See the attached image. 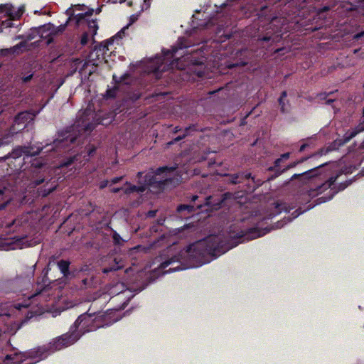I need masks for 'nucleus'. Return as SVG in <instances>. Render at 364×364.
<instances>
[{"label": "nucleus", "instance_id": "cd10ccee", "mask_svg": "<svg viewBox=\"0 0 364 364\" xmlns=\"http://www.w3.org/2000/svg\"><path fill=\"white\" fill-rule=\"evenodd\" d=\"M45 164H46V163H44L42 161H40L37 159H35L32 161V166H33L34 168H40L43 167Z\"/></svg>", "mask_w": 364, "mask_h": 364}, {"label": "nucleus", "instance_id": "2f4dec72", "mask_svg": "<svg viewBox=\"0 0 364 364\" xmlns=\"http://www.w3.org/2000/svg\"><path fill=\"white\" fill-rule=\"evenodd\" d=\"M289 157V153H285V154L282 155V158L281 159H277L276 161V164H278V163L280 162V161L282 159H287Z\"/></svg>", "mask_w": 364, "mask_h": 364}, {"label": "nucleus", "instance_id": "4c0bfd02", "mask_svg": "<svg viewBox=\"0 0 364 364\" xmlns=\"http://www.w3.org/2000/svg\"><path fill=\"white\" fill-rule=\"evenodd\" d=\"M8 143L4 139L0 138V148L6 145Z\"/></svg>", "mask_w": 364, "mask_h": 364}, {"label": "nucleus", "instance_id": "c756f323", "mask_svg": "<svg viewBox=\"0 0 364 364\" xmlns=\"http://www.w3.org/2000/svg\"><path fill=\"white\" fill-rule=\"evenodd\" d=\"M0 55L1 56H9V55H11L10 48H9L0 49Z\"/></svg>", "mask_w": 364, "mask_h": 364}, {"label": "nucleus", "instance_id": "9d476101", "mask_svg": "<svg viewBox=\"0 0 364 364\" xmlns=\"http://www.w3.org/2000/svg\"><path fill=\"white\" fill-rule=\"evenodd\" d=\"M53 25L48 23L47 25L41 26L39 27L31 28L26 35L24 41H26L27 43L28 41L34 39L37 36H40L41 38L46 37L47 36L45 33L50 31Z\"/></svg>", "mask_w": 364, "mask_h": 364}, {"label": "nucleus", "instance_id": "7ed1b4c3", "mask_svg": "<svg viewBox=\"0 0 364 364\" xmlns=\"http://www.w3.org/2000/svg\"><path fill=\"white\" fill-rule=\"evenodd\" d=\"M65 13L68 16L65 23L60 25L55 30L53 29L46 36L62 33L66 27L74 21L75 28L79 32H82L80 44L85 46L88 42L89 33L91 32V20L89 18L91 16V9H89L84 14H75L73 7H70L66 10Z\"/></svg>", "mask_w": 364, "mask_h": 364}, {"label": "nucleus", "instance_id": "72a5a7b5", "mask_svg": "<svg viewBox=\"0 0 364 364\" xmlns=\"http://www.w3.org/2000/svg\"><path fill=\"white\" fill-rule=\"evenodd\" d=\"M287 96V93L285 92H282V95L281 96V97L279 98V104L282 105V109L284 111V106L282 105V100H283V98L286 97Z\"/></svg>", "mask_w": 364, "mask_h": 364}, {"label": "nucleus", "instance_id": "a19ab883", "mask_svg": "<svg viewBox=\"0 0 364 364\" xmlns=\"http://www.w3.org/2000/svg\"><path fill=\"white\" fill-rule=\"evenodd\" d=\"M266 232H264V231H263L262 232H259V233H258V234L257 235V236H256V237H261V236L264 235Z\"/></svg>", "mask_w": 364, "mask_h": 364}, {"label": "nucleus", "instance_id": "c85d7f7f", "mask_svg": "<svg viewBox=\"0 0 364 364\" xmlns=\"http://www.w3.org/2000/svg\"><path fill=\"white\" fill-rule=\"evenodd\" d=\"M44 181H45L44 178L33 179L31 181V184L33 185V187H36V186H39V185L42 184L43 183H44Z\"/></svg>", "mask_w": 364, "mask_h": 364}, {"label": "nucleus", "instance_id": "8fccbe9b", "mask_svg": "<svg viewBox=\"0 0 364 364\" xmlns=\"http://www.w3.org/2000/svg\"><path fill=\"white\" fill-rule=\"evenodd\" d=\"M270 38H264L263 40L264 41H269Z\"/></svg>", "mask_w": 364, "mask_h": 364}, {"label": "nucleus", "instance_id": "f3484780", "mask_svg": "<svg viewBox=\"0 0 364 364\" xmlns=\"http://www.w3.org/2000/svg\"><path fill=\"white\" fill-rule=\"evenodd\" d=\"M21 23L16 24L12 21V18L9 17L6 20H0V33L3 32L4 29L9 28H15L17 31L20 29Z\"/></svg>", "mask_w": 364, "mask_h": 364}, {"label": "nucleus", "instance_id": "de8ad7c7", "mask_svg": "<svg viewBox=\"0 0 364 364\" xmlns=\"http://www.w3.org/2000/svg\"><path fill=\"white\" fill-rule=\"evenodd\" d=\"M148 215H149V216H154V213H153V212H149V213H148Z\"/></svg>", "mask_w": 364, "mask_h": 364}, {"label": "nucleus", "instance_id": "6e6552de", "mask_svg": "<svg viewBox=\"0 0 364 364\" xmlns=\"http://www.w3.org/2000/svg\"><path fill=\"white\" fill-rule=\"evenodd\" d=\"M31 114L28 112L18 113L14 119L12 125L9 128V134L14 135L25 129L32 120Z\"/></svg>", "mask_w": 364, "mask_h": 364}, {"label": "nucleus", "instance_id": "1a4fd4ad", "mask_svg": "<svg viewBox=\"0 0 364 364\" xmlns=\"http://www.w3.org/2000/svg\"><path fill=\"white\" fill-rule=\"evenodd\" d=\"M216 237H209L206 240L199 241L195 244H193L188 247V252H192L196 250H198L200 255H204L205 253H210L212 251L216 250L215 246Z\"/></svg>", "mask_w": 364, "mask_h": 364}, {"label": "nucleus", "instance_id": "473e14b6", "mask_svg": "<svg viewBox=\"0 0 364 364\" xmlns=\"http://www.w3.org/2000/svg\"><path fill=\"white\" fill-rule=\"evenodd\" d=\"M92 36L96 34L97 30L98 29V26L92 21Z\"/></svg>", "mask_w": 364, "mask_h": 364}, {"label": "nucleus", "instance_id": "0eeeda50", "mask_svg": "<svg viewBox=\"0 0 364 364\" xmlns=\"http://www.w3.org/2000/svg\"><path fill=\"white\" fill-rule=\"evenodd\" d=\"M73 277L77 279V287L79 290L87 289L91 284V268L90 264L81 266Z\"/></svg>", "mask_w": 364, "mask_h": 364}, {"label": "nucleus", "instance_id": "3c124183", "mask_svg": "<svg viewBox=\"0 0 364 364\" xmlns=\"http://www.w3.org/2000/svg\"><path fill=\"white\" fill-rule=\"evenodd\" d=\"M197 198L198 197L196 196H195L193 197V200H196Z\"/></svg>", "mask_w": 364, "mask_h": 364}, {"label": "nucleus", "instance_id": "20e7f679", "mask_svg": "<svg viewBox=\"0 0 364 364\" xmlns=\"http://www.w3.org/2000/svg\"><path fill=\"white\" fill-rule=\"evenodd\" d=\"M182 40L179 39L178 45L172 48L171 50L163 51V58L156 57L154 59L151 65L153 72H163L169 68L183 69V67L179 65L178 60L181 57H183L186 55V51L183 48H186L188 46L183 44Z\"/></svg>", "mask_w": 364, "mask_h": 364}, {"label": "nucleus", "instance_id": "4be33fe9", "mask_svg": "<svg viewBox=\"0 0 364 364\" xmlns=\"http://www.w3.org/2000/svg\"><path fill=\"white\" fill-rule=\"evenodd\" d=\"M89 58H90V55H87V58L85 62L83 63L82 68L79 70V73H80V75L82 76V77H83L84 75H85V77H86V74L88 75V77L91 75V70L87 69L88 63L90 62Z\"/></svg>", "mask_w": 364, "mask_h": 364}, {"label": "nucleus", "instance_id": "b1692460", "mask_svg": "<svg viewBox=\"0 0 364 364\" xmlns=\"http://www.w3.org/2000/svg\"><path fill=\"white\" fill-rule=\"evenodd\" d=\"M318 169L314 168L312 170L306 171V173H302L301 176H304L305 178H311L312 177L318 176Z\"/></svg>", "mask_w": 364, "mask_h": 364}, {"label": "nucleus", "instance_id": "2eb2a0df", "mask_svg": "<svg viewBox=\"0 0 364 364\" xmlns=\"http://www.w3.org/2000/svg\"><path fill=\"white\" fill-rule=\"evenodd\" d=\"M139 14H133L132 16H130L129 17V23L124 26L120 31H119L110 41V42H113L115 40H119V39H121L122 38V36H124V31L125 30H127L129 26H131L132 24H133L134 22H136L138 18H139Z\"/></svg>", "mask_w": 364, "mask_h": 364}, {"label": "nucleus", "instance_id": "37998d69", "mask_svg": "<svg viewBox=\"0 0 364 364\" xmlns=\"http://www.w3.org/2000/svg\"><path fill=\"white\" fill-rule=\"evenodd\" d=\"M363 35V33L356 34V35L355 36V38H358L361 37Z\"/></svg>", "mask_w": 364, "mask_h": 364}, {"label": "nucleus", "instance_id": "ea45409f", "mask_svg": "<svg viewBox=\"0 0 364 364\" xmlns=\"http://www.w3.org/2000/svg\"><path fill=\"white\" fill-rule=\"evenodd\" d=\"M237 178H238V176L235 175V176H234V178L232 179V182L233 183H237Z\"/></svg>", "mask_w": 364, "mask_h": 364}, {"label": "nucleus", "instance_id": "09e8293b", "mask_svg": "<svg viewBox=\"0 0 364 364\" xmlns=\"http://www.w3.org/2000/svg\"><path fill=\"white\" fill-rule=\"evenodd\" d=\"M51 42H52V40L51 39H48V42H47V44H50Z\"/></svg>", "mask_w": 364, "mask_h": 364}, {"label": "nucleus", "instance_id": "79ce46f5", "mask_svg": "<svg viewBox=\"0 0 364 364\" xmlns=\"http://www.w3.org/2000/svg\"><path fill=\"white\" fill-rule=\"evenodd\" d=\"M305 147H306L305 144L301 145V147H300L299 151H303L304 150Z\"/></svg>", "mask_w": 364, "mask_h": 364}, {"label": "nucleus", "instance_id": "39448f33", "mask_svg": "<svg viewBox=\"0 0 364 364\" xmlns=\"http://www.w3.org/2000/svg\"><path fill=\"white\" fill-rule=\"evenodd\" d=\"M173 168L162 167L156 171L149 172L146 175V186H152L154 184H161L171 179Z\"/></svg>", "mask_w": 364, "mask_h": 364}, {"label": "nucleus", "instance_id": "f03ea898", "mask_svg": "<svg viewBox=\"0 0 364 364\" xmlns=\"http://www.w3.org/2000/svg\"><path fill=\"white\" fill-rule=\"evenodd\" d=\"M91 134V100H87V107L85 109L78 112L75 121L71 126L58 132V137L53 140L48 151H54L58 155L64 153H70L69 156L63 159L60 162V166L68 167L80 158L79 150H76L78 146L84 144L86 139L88 144L86 146V151L88 156L91 155V146H89L88 136Z\"/></svg>", "mask_w": 364, "mask_h": 364}, {"label": "nucleus", "instance_id": "e433bc0d", "mask_svg": "<svg viewBox=\"0 0 364 364\" xmlns=\"http://www.w3.org/2000/svg\"><path fill=\"white\" fill-rule=\"evenodd\" d=\"M171 262H170V261H166L165 262H163L161 265V268H166V267H168L170 264Z\"/></svg>", "mask_w": 364, "mask_h": 364}, {"label": "nucleus", "instance_id": "c03bdc74", "mask_svg": "<svg viewBox=\"0 0 364 364\" xmlns=\"http://www.w3.org/2000/svg\"><path fill=\"white\" fill-rule=\"evenodd\" d=\"M100 11H101V9L98 8V9H96L95 13L96 14H100Z\"/></svg>", "mask_w": 364, "mask_h": 364}, {"label": "nucleus", "instance_id": "a878e982", "mask_svg": "<svg viewBox=\"0 0 364 364\" xmlns=\"http://www.w3.org/2000/svg\"><path fill=\"white\" fill-rule=\"evenodd\" d=\"M122 178V176L121 177H115V178H112L110 181H106L101 184L100 188H102L107 186H112V184L117 183L119 181H121Z\"/></svg>", "mask_w": 364, "mask_h": 364}, {"label": "nucleus", "instance_id": "c9c22d12", "mask_svg": "<svg viewBox=\"0 0 364 364\" xmlns=\"http://www.w3.org/2000/svg\"><path fill=\"white\" fill-rule=\"evenodd\" d=\"M149 7V4L148 3L147 0H144V4L141 6V11L146 10Z\"/></svg>", "mask_w": 364, "mask_h": 364}, {"label": "nucleus", "instance_id": "393cba45", "mask_svg": "<svg viewBox=\"0 0 364 364\" xmlns=\"http://www.w3.org/2000/svg\"><path fill=\"white\" fill-rule=\"evenodd\" d=\"M49 285H45L44 287H41L40 289H37L36 290L35 294L33 295V296H43V294H46L48 291L50 290Z\"/></svg>", "mask_w": 364, "mask_h": 364}, {"label": "nucleus", "instance_id": "9b49d317", "mask_svg": "<svg viewBox=\"0 0 364 364\" xmlns=\"http://www.w3.org/2000/svg\"><path fill=\"white\" fill-rule=\"evenodd\" d=\"M70 262L68 260L61 259L58 262L57 265L63 277L66 279L73 278V275L79 268H75L70 270Z\"/></svg>", "mask_w": 364, "mask_h": 364}, {"label": "nucleus", "instance_id": "423d86ee", "mask_svg": "<svg viewBox=\"0 0 364 364\" xmlns=\"http://www.w3.org/2000/svg\"><path fill=\"white\" fill-rule=\"evenodd\" d=\"M43 149V147H38L37 149H35L31 146H18L14 148L11 152L9 153L7 155L3 157L2 159L4 161H6L10 159L16 160L21 158L22 156H24L23 159H25L26 157L35 156L38 155Z\"/></svg>", "mask_w": 364, "mask_h": 364}, {"label": "nucleus", "instance_id": "7c9ffc66", "mask_svg": "<svg viewBox=\"0 0 364 364\" xmlns=\"http://www.w3.org/2000/svg\"><path fill=\"white\" fill-rule=\"evenodd\" d=\"M192 209H193V207H191L190 205H180L178 208V211H182L183 210H188V211H191Z\"/></svg>", "mask_w": 364, "mask_h": 364}, {"label": "nucleus", "instance_id": "412c9836", "mask_svg": "<svg viewBox=\"0 0 364 364\" xmlns=\"http://www.w3.org/2000/svg\"><path fill=\"white\" fill-rule=\"evenodd\" d=\"M364 130V126L362 124L358 125L354 129L347 132L345 135V141H348L354 137L358 133L363 132Z\"/></svg>", "mask_w": 364, "mask_h": 364}, {"label": "nucleus", "instance_id": "dca6fc26", "mask_svg": "<svg viewBox=\"0 0 364 364\" xmlns=\"http://www.w3.org/2000/svg\"><path fill=\"white\" fill-rule=\"evenodd\" d=\"M33 71L32 70V68H27L25 69H23L16 76V77H19V79L21 80V82L23 84H26L28 82H30L33 77Z\"/></svg>", "mask_w": 364, "mask_h": 364}, {"label": "nucleus", "instance_id": "f8f14e48", "mask_svg": "<svg viewBox=\"0 0 364 364\" xmlns=\"http://www.w3.org/2000/svg\"><path fill=\"white\" fill-rule=\"evenodd\" d=\"M107 50H108L107 44L95 46V48L92 49V54L95 53L97 56L96 60L92 59V65H98L104 60L105 54Z\"/></svg>", "mask_w": 364, "mask_h": 364}, {"label": "nucleus", "instance_id": "a18cd8bd", "mask_svg": "<svg viewBox=\"0 0 364 364\" xmlns=\"http://www.w3.org/2000/svg\"><path fill=\"white\" fill-rule=\"evenodd\" d=\"M119 190H120L119 188H113L112 191L116 193V192H118Z\"/></svg>", "mask_w": 364, "mask_h": 364}, {"label": "nucleus", "instance_id": "603ef678", "mask_svg": "<svg viewBox=\"0 0 364 364\" xmlns=\"http://www.w3.org/2000/svg\"><path fill=\"white\" fill-rule=\"evenodd\" d=\"M108 272V270H107V269L104 270V272Z\"/></svg>", "mask_w": 364, "mask_h": 364}, {"label": "nucleus", "instance_id": "49530a36", "mask_svg": "<svg viewBox=\"0 0 364 364\" xmlns=\"http://www.w3.org/2000/svg\"><path fill=\"white\" fill-rule=\"evenodd\" d=\"M4 11V6H0V13H2Z\"/></svg>", "mask_w": 364, "mask_h": 364}, {"label": "nucleus", "instance_id": "6ab92c4d", "mask_svg": "<svg viewBox=\"0 0 364 364\" xmlns=\"http://www.w3.org/2000/svg\"><path fill=\"white\" fill-rule=\"evenodd\" d=\"M27 46L26 41H21L18 44L12 46L10 48L11 54L12 55H19L20 53H23V51L25 50V48Z\"/></svg>", "mask_w": 364, "mask_h": 364}, {"label": "nucleus", "instance_id": "f257e3e1", "mask_svg": "<svg viewBox=\"0 0 364 364\" xmlns=\"http://www.w3.org/2000/svg\"><path fill=\"white\" fill-rule=\"evenodd\" d=\"M90 308L80 315L70 326L68 332L56 337L48 346H38L27 351H18L13 348V353H8L3 359V364H33L47 358L55 351L67 348L77 341L85 333L91 331Z\"/></svg>", "mask_w": 364, "mask_h": 364}, {"label": "nucleus", "instance_id": "58836bf2", "mask_svg": "<svg viewBox=\"0 0 364 364\" xmlns=\"http://www.w3.org/2000/svg\"><path fill=\"white\" fill-rule=\"evenodd\" d=\"M23 38H25V36L23 35H18L15 38V39H23Z\"/></svg>", "mask_w": 364, "mask_h": 364}, {"label": "nucleus", "instance_id": "bb28decb", "mask_svg": "<svg viewBox=\"0 0 364 364\" xmlns=\"http://www.w3.org/2000/svg\"><path fill=\"white\" fill-rule=\"evenodd\" d=\"M23 14V11L18 10L15 13L10 12L9 14V18H12V21L16 19H19Z\"/></svg>", "mask_w": 364, "mask_h": 364}, {"label": "nucleus", "instance_id": "f704fd0d", "mask_svg": "<svg viewBox=\"0 0 364 364\" xmlns=\"http://www.w3.org/2000/svg\"><path fill=\"white\" fill-rule=\"evenodd\" d=\"M332 197H333V194H331L330 196H328V197H327V198H318V200H319L318 203H323V202H326V201H327V200H331V199L332 198Z\"/></svg>", "mask_w": 364, "mask_h": 364}, {"label": "nucleus", "instance_id": "ddd939ff", "mask_svg": "<svg viewBox=\"0 0 364 364\" xmlns=\"http://www.w3.org/2000/svg\"><path fill=\"white\" fill-rule=\"evenodd\" d=\"M337 178L336 177H331L327 181L323 183L321 186L317 187L316 189H313L309 191V196L311 197H315L318 194H321L327 189L330 188L331 186L334 183Z\"/></svg>", "mask_w": 364, "mask_h": 364}, {"label": "nucleus", "instance_id": "5701e85b", "mask_svg": "<svg viewBox=\"0 0 364 364\" xmlns=\"http://www.w3.org/2000/svg\"><path fill=\"white\" fill-rule=\"evenodd\" d=\"M145 189H146V187L144 186H129V188H126L124 189V192L125 193H130V192H134V191L143 192Z\"/></svg>", "mask_w": 364, "mask_h": 364}, {"label": "nucleus", "instance_id": "a211bd4d", "mask_svg": "<svg viewBox=\"0 0 364 364\" xmlns=\"http://www.w3.org/2000/svg\"><path fill=\"white\" fill-rule=\"evenodd\" d=\"M55 190V186H49V183L47 182L43 186L40 187L37 190V193L38 196H41L43 198L48 196L50 193Z\"/></svg>", "mask_w": 364, "mask_h": 364}, {"label": "nucleus", "instance_id": "4468645a", "mask_svg": "<svg viewBox=\"0 0 364 364\" xmlns=\"http://www.w3.org/2000/svg\"><path fill=\"white\" fill-rule=\"evenodd\" d=\"M11 200V196L9 188L0 187V210L4 209Z\"/></svg>", "mask_w": 364, "mask_h": 364}, {"label": "nucleus", "instance_id": "aec40b11", "mask_svg": "<svg viewBox=\"0 0 364 364\" xmlns=\"http://www.w3.org/2000/svg\"><path fill=\"white\" fill-rule=\"evenodd\" d=\"M108 315L96 316L94 318V322L96 323V328L103 327L109 325L110 323L108 322Z\"/></svg>", "mask_w": 364, "mask_h": 364}]
</instances>
